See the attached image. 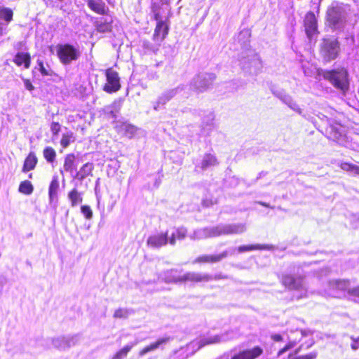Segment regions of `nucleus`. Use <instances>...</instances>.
I'll use <instances>...</instances> for the list:
<instances>
[{"mask_svg": "<svg viewBox=\"0 0 359 359\" xmlns=\"http://www.w3.org/2000/svg\"><path fill=\"white\" fill-rule=\"evenodd\" d=\"M243 224H222L211 228H205L195 231L190 236L192 240L205 239L222 235L238 234L245 231Z\"/></svg>", "mask_w": 359, "mask_h": 359, "instance_id": "nucleus-1", "label": "nucleus"}, {"mask_svg": "<svg viewBox=\"0 0 359 359\" xmlns=\"http://www.w3.org/2000/svg\"><path fill=\"white\" fill-rule=\"evenodd\" d=\"M151 9L153 18L156 22L152 39L154 41L162 42L169 34L171 14H167L165 19H163V15L161 13V6L156 2L151 3Z\"/></svg>", "mask_w": 359, "mask_h": 359, "instance_id": "nucleus-2", "label": "nucleus"}, {"mask_svg": "<svg viewBox=\"0 0 359 359\" xmlns=\"http://www.w3.org/2000/svg\"><path fill=\"white\" fill-rule=\"evenodd\" d=\"M162 278L165 283H168L183 281H208L212 279L211 276L208 274H201L194 272H189L182 276H177V271L173 269L165 271Z\"/></svg>", "mask_w": 359, "mask_h": 359, "instance_id": "nucleus-3", "label": "nucleus"}, {"mask_svg": "<svg viewBox=\"0 0 359 359\" xmlns=\"http://www.w3.org/2000/svg\"><path fill=\"white\" fill-rule=\"evenodd\" d=\"M56 53L60 62L64 65H69L81 56L79 49L69 43H58L56 46Z\"/></svg>", "mask_w": 359, "mask_h": 359, "instance_id": "nucleus-4", "label": "nucleus"}, {"mask_svg": "<svg viewBox=\"0 0 359 359\" xmlns=\"http://www.w3.org/2000/svg\"><path fill=\"white\" fill-rule=\"evenodd\" d=\"M325 79L329 81L336 88L345 92L348 88V72L345 69L325 71Z\"/></svg>", "mask_w": 359, "mask_h": 359, "instance_id": "nucleus-5", "label": "nucleus"}, {"mask_svg": "<svg viewBox=\"0 0 359 359\" xmlns=\"http://www.w3.org/2000/svg\"><path fill=\"white\" fill-rule=\"evenodd\" d=\"M339 43L335 39H323L320 46V54L325 62L335 60L339 53Z\"/></svg>", "mask_w": 359, "mask_h": 359, "instance_id": "nucleus-6", "label": "nucleus"}, {"mask_svg": "<svg viewBox=\"0 0 359 359\" xmlns=\"http://www.w3.org/2000/svg\"><path fill=\"white\" fill-rule=\"evenodd\" d=\"M104 75L106 83L103 86V90L109 94L118 92L121 88L118 73L112 67H109L105 69Z\"/></svg>", "mask_w": 359, "mask_h": 359, "instance_id": "nucleus-7", "label": "nucleus"}, {"mask_svg": "<svg viewBox=\"0 0 359 359\" xmlns=\"http://www.w3.org/2000/svg\"><path fill=\"white\" fill-rule=\"evenodd\" d=\"M325 20L327 26L332 29L342 24L344 20L342 9L337 3H333L327 7Z\"/></svg>", "mask_w": 359, "mask_h": 359, "instance_id": "nucleus-8", "label": "nucleus"}, {"mask_svg": "<svg viewBox=\"0 0 359 359\" xmlns=\"http://www.w3.org/2000/svg\"><path fill=\"white\" fill-rule=\"evenodd\" d=\"M281 281L283 285L289 290H302L303 293L299 297L300 298L307 296V288L304 277L301 276H293L291 275H284L282 277Z\"/></svg>", "mask_w": 359, "mask_h": 359, "instance_id": "nucleus-9", "label": "nucleus"}, {"mask_svg": "<svg viewBox=\"0 0 359 359\" xmlns=\"http://www.w3.org/2000/svg\"><path fill=\"white\" fill-rule=\"evenodd\" d=\"M303 24L305 33L310 41L319 34L318 20L313 11H308L305 14Z\"/></svg>", "mask_w": 359, "mask_h": 359, "instance_id": "nucleus-10", "label": "nucleus"}, {"mask_svg": "<svg viewBox=\"0 0 359 359\" xmlns=\"http://www.w3.org/2000/svg\"><path fill=\"white\" fill-rule=\"evenodd\" d=\"M348 290L350 292V283L346 280H332L329 282L327 295L333 297H340L343 292Z\"/></svg>", "mask_w": 359, "mask_h": 359, "instance_id": "nucleus-11", "label": "nucleus"}, {"mask_svg": "<svg viewBox=\"0 0 359 359\" xmlns=\"http://www.w3.org/2000/svg\"><path fill=\"white\" fill-rule=\"evenodd\" d=\"M236 333L233 332H226L225 333H222L221 334L215 335L212 337H209L207 338L202 339L198 342V348H202L203 346L208 344H218L221 342L227 341L229 340L233 339L236 337Z\"/></svg>", "mask_w": 359, "mask_h": 359, "instance_id": "nucleus-12", "label": "nucleus"}, {"mask_svg": "<svg viewBox=\"0 0 359 359\" xmlns=\"http://www.w3.org/2000/svg\"><path fill=\"white\" fill-rule=\"evenodd\" d=\"M169 243L168 232L156 233L149 236L147 240V244L151 248H160Z\"/></svg>", "mask_w": 359, "mask_h": 359, "instance_id": "nucleus-13", "label": "nucleus"}, {"mask_svg": "<svg viewBox=\"0 0 359 359\" xmlns=\"http://www.w3.org/2000/svg\"><path fill=\"white\" fill-rule=\"evenodd\" d=\"M88 7L93 13L100 15H108L110 13L109 7L102 0H86Z\"/></svg>", "mask_w": 359, "mask_h": 359, "instance_id": "nucleus-14", "label": "nucleus"}, {"mask_svg": "<svg viewBox=\"0 0 359 359\" xmlns=\"http://www.w3.org/2000/svg\"><path fill=\"white\" fill-rule=\"evenodd\" d=\"M12 61L18 67L29 69L31 67L32 56L29 52L20 51L15 54Z\"/></svg>", "mask_w": 359, "mask_h": 359, "instance_id": "nucleus-15", "label": "nucleus"}, {"mask_svg": "<svg viewBox=\"0 0 359 359\" xmlns=\"http://www.w3.org/2000/svg\"><path fill=\"white\" fill-rule=\"evenodd\" d=\"M263 351L259 346H255L252 349L243 350L235 354L231 359H255L258 358Z\"/></svg>", "mask_w": 359, "mask_h": 359, "instance_id": "nucleus-16", "label": "nucleus"}, {"mask_svg": "<svg viewBox=\"0 0 359 359\" xmlns=\"http://www.w3.org/2000/svg\"><path fill=\"white\" fill-rule=\"evenodd\" d=\"M228 251H224L216 255H204L198 257L193 263H215L221 261L228 256Z\"/></svg>", "mask_w": 359, "mask_h": 359, "instance_id": "nucleus-17", "label": "nucleus"}, {"mask_svg": "<svg viewBox=\"0 0 359 359\" xmlns=\"http://www.w3.org/2000/svg\"><path fill=\"white\" fill-rule=\"evenodd\" d=\"M113 18L110 19H102L95 22L96 31L99 33H109L113 30Z\"/></svg>", "mask_w": 359, "mask_h": 359, "instance_id": "nucleus-18", "label": "nucleus"}, {"mask_svg": "<svg viewBox=\"0 0 359 359\" xmlns=\"http://www.w3.org/2000/svg\"><path fill=\"white\" fill-rule=\"evenodd\" d=\"M296 333L297 335H299V337L297 339V338H292V337L289 336L288 337L289 343L284 348H283L282 349H280L278 351V355H282L283 353H284L285 352H286L291 348L294 347L296 345V344L298 341H299L303 337H304L307 334V332L304 330L297 331Z\"/></svg>", "mask_w": 359, "mask_h": 359, "instance_id": "nucleus-19", "label": "nucleus"}, {"mask_svg": "<svg viewBox=\"0 0 359 359\" xmlns=\"http://www.w3.org/2000/svg\"><path fill=\"white\" fill-rule=\"evenodd\" d=\"M170 337H163L158 339L156 342L151 344L150 345L144 347L142 350H141L139 353L140 356L145 355L146 353L154 351L160 347L162 344H166L170 341Z\"/></svg>", "mask_w": 359, "mask_h": 359, "instance_id": "nucleus-20", "label": "nucleus"}, {"mask_svg": "<svg viewBox=\"0 0 359 359\" xmlns=\"http://www.w3.org/2000/svg\"><path fill=\"white\" fill-rule=\"evenodd\" d=\"M37 158L34 152H30L25 161L24 162V165L22 167V172H27L33 169H34L36 163H37Z\"/></svg>", "mask_w": 359, "mask_h": 359, "instance_id": "nucleus-21", "label": "nucleus"}, {"mask_svg": "<svg viewBox=\"0 0 359 359\" xmlns=\"http://www.w3.org/2000/svg\"><path fill=\"white\" fill-rule=\"evenodd\" d=\"M73 339V338L64 337H57L53 339V344L57 348L65 349L66 348L71 346L72 344H74Z\"/></svg>", "mask_w": 359, "mask_h": 359, "instance_id": "nucleus-22", "label": "nucleus"}, {"mask_svg": "<svg viewBox=\"0 0 359 359\" xmlns=\"http://www.w3.org/2000/svg\"><path fill=\"white\" fill-rule=\"evenodd\" d=\"M187 231L184 227H180L176 229L175 232L172 233L169 237V243L171 245H175L176 240H182L187 236Z\"/></svg>", "mask_w": 359, "mask_h": 359, "instance_id": "nucleus-23", "label": "nucleus"}, {"mask_svg": "<svg viewBox=\"0 0 359 359\" xmlns=\"http://www.w3.org/2000/svg\"><path fill=\"white\" fill-rule=\"evenodd\" d=\"M137 130V128L134 125L127 122H123L118 126V133H125L126 135H133Z\"/></svg>", "mask_w": 359, "mask_h": 359, "instance_id": "nucleus-24", "label": "nucleus"}, {"mask_svg": "<svg viewBox=\"0 0 359 359\" xmlns=\"http://www.w3.org/2000/svg\"><path fill=\"white\" fill-rule=\"evenodd\" d=\"M93 170V165L90 163H86L82 166L79 171L76 173V177L79 180H83L86 177L91 175Z\"/></svg>", "mask_w": 359, "mask_h": 359, "instance_id": "nucleus-25", "label": "nucleus"}, {"mask_svg": "<svg viewBox=\"0 0 359 359\" xmlns=\"http://www.w3.org/2000/svg\"><path fill=\"white\" fill-rule=\"evenodd\" d=\"M68 198L71 202V205L75 207L82 203L83 198L81 194L77 189H74L68 194Z\"/></svg>", "mask_w": 359, "mask_h": 359, "instance_id": "nucleus-26", "label": "nucleus"}, {"mask_svg": "<svg viewBox=\"0 0 359 359\" xmlns=\"http://www.w3.org/2000/svg\"><path fill=\"white\" fill-rule=\"evenodd\" d=\"M272 249L271 245H241L238 248L239 252H244L246 251H250L253 250H271Z\"/></svg>", "mask_w": 359, "mask_h": 359, "instance_id": "nucleus-27", "label": "nucleus"}, {"mask_svg": "<svg viewBox=\"0 0 359 359\" xmlns=\"http://www.w3.org/2000/svg\"><path fill=\"white\" fill-rule=\"evenodd\" d=\"M59 189V182L56 177H54L49 186L48 194L50 201L52 202L55 197L57 196Z\"/></svg>", "mask_w": 359, "mask_h": 359, "instance_id": "nucleus-28", "label": "nucleus"}, {"mask_svg": "<svg viewBox=\"0 0 359 359\" xmlns=\"http://www.w3.org/2000/svg\"><path fill=\"white\" fill-rule=\"evenodd\" d=\"M13 11L10 8L0 7V19L4 20L6 23L13 20Z\"/></svg>", "mask_w": 359, "mask_h": 359, "instance_id": "nucleus-29", "label": "nucleus"}, {"mask_svg": "<svg viewBox=\"0 0 359 359\" xmlns=\"http://www.w3.org/2000/svg\"><path fill=\"white\" fill-rule=\"evenodd\" d=\"M137 344V341L131 343L130 344L126 345L121 350H119L112 358V359H123L126 358L128 353V352L132 349L133 346H135Z\"/></svg>", "mask_w": 359, "mask_h": 359, "instance_id": "nucleus-30", "label": "nucleus"}, {"mask_svg": "<svg viewBox=\"0 0 359 359\" xmlns=\"http://www.w3.org/2000/svg\"><path fill=\"white\" fill-rule=\"evenodd\" d=\"M217 164V161L215 156L211 154H206L201 163V167L203 169H205L210 166L215 165Z\"/></svg>", "mask_w": 359, "mask_h": 359, "instance_id": "nucleus-31", "label": "nucleus"}, {"mask_svg": "<svg viewBox=\"0 0 359 359\" xmlns=\"http://www.w3.org/2000/svg\"><path fill=\"white\" fill-rule=\"evenodd\" d=\"M33 185L28 180L22 182L19 186V191L26 195L31 194L33 192Z\"/></svg>", "mask_w": 359, "mask_h": 359, "instance_id": "nucleus-32", "label": "nucleus"}, {"mask_svg": "<svg viewBox=\"0 0 359 359\" xmlns=\"http://www.w3.org/2000/svg\"><path fill=\"white\" fill-rule=\"evenodd\" d=\"M75 156L74 154H68L65 157V163H64V169L69 172H72L74 170V162Z\"/></svg>", "mask_w": 359, "mask_h": 359, "instance_id": "nucleus-33", "label": "nucleus"}, {"mask_svg": "<svg viewBox=\"0 0 359 359\" xmlns=\"http://www.w3.org/2000/svg\"><path fill=\"white\" fill-rule=\"evenodd\" d=\"M43 156L48 162L52 163L55 159L56 153L53 148L48 147L43 150Z\"/></svg>", "mask_w": 359, "mask_h": 359, "instance_id": "nucleus-34", "label": "nucleus"}, {"mask_svg": "<svg viewBox=\"0 0 359 359\" xmlns=\"http://www.w3.org/2000/svg\"><path fill=\"white\" fill-rule=\"evenodd\" d=\"M37 64L39 67V72L42 76H53L54 74V72L50 69L49 65H47L48 68L44 67V64L42 60H38Z\"/></svg>", "mask_w": 359, "mask_h": 359, "instance_id": "nucleus-35", "label": "nucleus"}, {"mask_svg": "<svg viewBox=\"0 0 359 359\" xmlns=\"http://www.w3.org/2000/svg\"><path fill=\"white\" fill-rule=\"evenodd\" d=\"M122 100H116L113 102L111 104L112 110L110 111L109 114L112 117H116V114L119 112L121 107Z\"/></svg>", "mask_w": 359, "mask_h": 359, "instance_id": "nucleus-36", "label": "nucleus"}, {"mask_svg": "<svg viewBox=\"0 0 359 359\" xmlns=\"http://www.w3.org/2000/svg\"><path fill=\"white\" fill-rule=\"evenodd\" d=\"M341 168L342 170L351 172L354 175H357L359 173V168L356 165H353L348 163H341Z\"/></svg>", "mask_w": 359, "mask_h": 359, "instance_id": "nucleus-37", "label": "nucleus"}, {"mask_svg": "<svg viewBox=\"0 0 359 359\" xmlns=\"http://www.w3.org/2000/svg\"><path fill=\"white\" fill-rule=\"evenodd\" d=\"M130 314L129 310L126 309H118L114 311V318H127Z\"/></svg>", "mask_w": 359, "mask_h": 359, "instance_id": "nucleus-38", "label": "nucleus"}, {"mask_svg": "<svg viewBox=\"0 0 359 359\" xmlns=\"http://www.w3.org/2000/svg\"><path fill=\"white\" fill-rule=\"evenodd\" d=\"M157 3L159 4L160 6H161V14H162V12H163L165 11H167V14H171V13H170L171 8H170V0H160V2H157Z\"/></svg>", "mask_w": 359, "mask_h": 359, "instance_id": "nucleus-39", "label": "nucleus"}, {"mask_svg": "<svg viewBox=\"0 0 359 359\" xmlns=\"http://www.w3.org/2000/svg\"><path fill=\"white\" fill-rule=\"evenodd\" d=\"M81 211L87 219H90L93 217V211L89 205H82Z\"/></svg>", "mask_w": 359, "mask_h": 359, "instance_id": "nucleus-40", "label": "nucleus"}, {"mask_svg": "<svg viewBox=\"0 0 359 359\" xmlns=\"http://www.w3.org/2000/svg\"><path fill=\"white\" fill-rule=\"evenodd\" d=\"M50 128H51V131L52 133L54 134V135H56L58 133V132L60 131V125L57 123V122H53L51 123V126H50Z\"/></svg>", "mask_w": 359, "mask_h": 359, "instance_id": "nucleus-41", "label": "nucleus"}, {"mask_svg": "<svg viewBox=\"0 0 359 359\" xmlns=\"http://www.w3.org/2000/svg\"><path fill=\"white\" fill-rule=\"evenodd\" d=\"M24 85L26 89L29 91H32L34 89V86L29 79H23Z\"/></svg>", "mask_w": 359, "mask_h": 359, "instance_id": "nucleus-42", "label": "nucleus"}, {"mask_svg": "<svg viewBox=\"0 0 359 359\" xmlns=\"http://www.w3.org/2000/svg\"><path fill=\"white\" fill-rule=\"evenodd\" d=\"M316 353H310L309 354L301 355L296 359H315L316 358Z\"/></svg>", "mask_w": 359, "mask_h": 359, "instance_id": "nucleus-43", "label": "nucleus"}, {"mask_svg": "<svg viewBox=\"0 0 359 359\" xmlns=\"http://www.w3.org/2000/svg\"><path fill=\"white\" fill-rule=\"evenodd\" d=\"M69 136H63L61 140V144L63 147H67L69 144Z\"/></svg>", "mask_w": 359, "mask_h": 359, "instance_id": "nucleus-44", "label": "nucleus"}, {"mask_svg": "<svg viewBox=\"0 0 359 359\" xmlns=\"http://www.w3.org/2000/svg\"><path fill=\"white\" fill-rule=\"evenodd\" d=\"M272 339L274 340V341H281L282 340V337L281 335L280 334H273L272 335Z\"/></svg>", "mask_w": 359, "mask_h": 359, "instance_id": "nucleus-45", "label": "nucleus"}, {"mask_svg": "<svg viewBox=\"0 0 359 359\" xmlns=\"http://www.w3.org/2000/svg\"><path fill=\"white\" fill-rule=\"evenodd\" d=\"M208 86H209V84L206 83H204L200 85V88H204V89L208 88Z\"/></svg>", "mask_w": 359, "mask_h": 359, "instance_id": "nucleus-46", "label": "nucleus"}, {"mask_svg": "<svg viewBox=\"0 0 359 359\" xmlns=\"http://www.w3.org/2000/svg\"><path fill=\"white\" fill-rule=\"evenodd\" d=\"M351 347H352V348H353V350H357V349H358L357 343H356V342H355V343L352 344Z\"/></svg>", "mask_w": 359, "mask_h": 359, "instance_id": "nucleus-47", "label": "nucleus"}, {"mask_svg": "<svg viewBox=\"0 0 359 359\" xmlns=\"http://www.w3.org/2000/svg\"><path fill=\"white\" fill-rule=\"evenodd\" d=\"M261 205H262L263 206H265V207H269V205L268 204H266L264 203H260Z\"/></svg>", "mask_w": 359, "mask_h": 359, "instance_id": "nucleus-48", "label": "nucleus"}, {"mask_svg": "<svg viewBox=\"0 0 359 359\" xmlns=\"http://www.w3.org/2000/svg\"><path fill=\"white\" fill-rule=\"evenodd\" d=\"M59 1H63L64 0H58Z\"/></svg>", "mask_w": 359, "mask_h": 359, "instance_id": "nucleus-49", "label": "nucleus"}]
</instances>
